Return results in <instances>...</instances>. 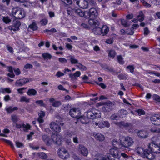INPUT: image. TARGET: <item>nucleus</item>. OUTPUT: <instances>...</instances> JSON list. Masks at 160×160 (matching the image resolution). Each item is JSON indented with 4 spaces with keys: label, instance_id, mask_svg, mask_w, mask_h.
Listing matches in <instances>:
<instances>
[{
    "label": "nucleus",
    "instance_id": "1",
    "mask_svg": "<svg viewBox=\"0 0 160 160\" xmlns=\"http://www.w3.org/2000/svg\"><path fill=\"white\" fill-rule=\"evenodd\" d=\"M51 138L48 135L44 134L42 136V138L43 141L47 146H50L52 142L55 144L59 146L61 145V139L59 137L58 134H53Z\"/></svg>",
    "mask_w": 160,
    "mask_h": 160
},
{
    "label": "nucleus",
    "instance_id": "2",
    "mask_svg": "<svg viewBox=\"0 0 160 160\" xmlns=\"http://www.w3.org/2000/svg\"><path fill=\"white\" fill-rule=\"evenodd\" d=\"M112 144L114 147L110 149V153L114 158H119L120 152L118 149L122 148L121 139H120V142L118 141L116 139H113L112 141Z\"/></svg>",
    "mask_w": 160,
    "mask_h": 160
},
{
    "label": "nucleus",
    "instance_id": "3",
    "mask_svg": "<svg viewBox=\"0 0 160 160\" xmlns=\"http://www.w3.org/2000/svg\"><path fill=\"white\" fill-rule=\"evenodd\" d=\"M150 119L152 123L155 125L151 128L150 130L151 131L157 133L160 132V129L158 127V126L160 125V116L158 114L152 115Z\"/></svg>",
    "mask_w": 160,
    "mask_h": 160
},
{
    "label": "nucleus",
    "instance_id": "4",
    "mask_svg": "<svg viewBox=\"0 0 160 160\" xmlns=\"http://www.w3.org/2000/svg\"><path fill=\"white\" fill-rule=\"evenodd\" d=\"M145 152L146 153H144V157H145L149 160H152L154 158L155 156L153 155V153H160V151L158 150L153 146H152L150 143L148 145V149H146V151Z\"/></svg>",
    "mask_w": 160,
    "mask_h": 160
},
{
    "label": "nucleus",
    "instance_id": "5",
    "mask_svg": "<svg viewBox=\"0 0 160 160\" xmlns=\"http://www.w3.org/2000/svg\"><path fill=\"white\" fill-rule=\"evenodd\" d=\"M99 112V111L95 109H89L87 112L86 117L87 118L92 119L99 118L100 117V115Z\"/></svg>",
    "mask_w": 160,
    "mask_h": 160
},
{
    "label": "nucleus",
    "instance_id": "6",
    "mask_svg": "<svg viewBox=\"0 0 160 160\" xmlns=\"http://www.w3.org/2000/svg\"><path fill=\"white\" fill-rule=\"evenodd\" d=\"M122 149H124L125 148H128L130 146L133 145V139L130 137L127 136L125 137L123 139H121Z\"/></svg>",
    "mask_w": 160,
    "mask_h": 160
},
{
    "label": "nucleus",
    "instance_id": "7",
    "mask_svg": "<svg viewBox=\"0 0 160 160\" xmlns=\"http://www.w3.org/2000/svg\"><path fill=\"white\" fill-rule=\"evenodd\" d=\"M58 156L63 159H66L69 157V154L68 151L64 147L59 148L57 151Z\"/></svg>",
    "mask_w": 160,
    "mask_h": 160
},
{
    "label": "nucleus",
    "instance_id": "8",
    "mask_svg": "<svg viewBox=\"0 0 160 160\" xmlns=\"http://www.w3.org/2000/svg\"><path fill=\"white\" fill-rule=\"evenodd\" d=\"M117 124L120 127H123L124 128L129 127L128 131L131 133H133L134 132V130L132 124L130 122H125L124 121H121L117 122Z\"/></svg>",
    "mask_w": 160,
    "mask_h": 160
},
{
    "label": "nucleus",
    "instance_id": "9",
    "mask_svg": "<svg viewBox=\"0 0 160 160\" xmlns=\"http://www.w3.org/2000/svg\"><path fill=\"white\" fill-rule=\"evenodd\" d=\"M81 112L76 108H73L71 109L69 112V115L73 118L78 119V118L81 116Z\"/></svg>",
    "mask_w": 160,
    "mask_h": 160
},
{
    "label": "nucleus",
    "instance_id": "10",
    "mask_svg": "<svg viewBox=\"0 0 160 160\" xmlns=\"http://www.w3.org/2000/svg\"><path fill=\"white\" fill-rule=\"evenodd\" d=\"M74 3H76L80 7L83 8H87L88 6V2L86 0H73Z\"/></svg>",
    "mask_w": 160,
    "mask_h": 160
},
{
    "label": "nucleus",
    "instance_id": "11",
    "mask_svg": "<svg viewBox=\"0 0 160 160\" xmlns=\"http://www.w3.org/2000/svg\"><path fill=\"white\" fill-rule=\"evenodd\" d=\"M70 58L71 63L72 64H76V66L77 67L78 69H86V67L80 63L78 62V60L73 57L70 56Z\"/></svg>",
    "mask_w": 160,
    "mask_h": 160
},
{
    "label": "nucleus",
    "instance_id": "12",
    "mask_svg": "<svg viewBox=\"0 0 160 160\" xmlns=\"http://www.w3.org/2000/svg\"><path fill=\"white\" fill-rule=\"evenodd\" d=\"M21 25V22L19 21L14 20L13 21V25L8 27V28L10 31L16 32L19 29V27Z\"/></svg>",
    "mask_w": 160,
    "mask_h": 160
},
{
    "label": "nucleus",
    "instance_id": "13",
    "mask_svg": "<svg viewBox=\"0 0 160 160\" xmlns=\"http://www.w3.org/2000/svg\"><path fill=\"white\" fill-rule=\"evenodd\" d=\"M86 12L88 14L87 16L89 17L95 18L98 15L97 10L94 8H91L88 11H86Z\"/></svg>",
    "mask_w": 160,
    "mask_h": 160
},
{
    "label": "nucleus",
    "instance_id": "14",
    "mask_svg": "<svg viewBox=\"0 0 160 160\" xmlns=\"http://www.w3.org/2000/svg\"><path fill=\"white\" fill-rule=\"evenodd\" d=\"M29 81L28 78H21L17 80L15 83V85L17 87H21L24 84H26V83Z\"/></svg>",
    "mask_w": 160,
    "mask_h": 160
},
{
    "label": "nucleus",
    "instance_id": "15",
    "mask_svg": "<svg viewBox=\"0 0 160 160\" xmlns=\"http://www.w3.org/2000/svg\"><path fill=\"white\" fill-rule=\"evenodd\" d=\"M50 127L51 129L54 132H59L61 131V127L55 122H51L50 124Z\"/></svg>",
    "mask_w": 160,
    "mask_h": 160
},
{
    "label": "nucleus",
    "instance_id": "16",
    "mask_svg": "<svg viewBox=\"0 0 160 160\" xmlns=\"http://www.w3.org/2000/svg\"><path fill=\"white\" fill-rule=\"evenodd\" d=\"M74 10V12L80 17H84L85 18H87V16L86 15V14L87 13L86 11H84L79 9H75Z\"/></svg>",
    "mask_w": 160,
    "mask_h": 160
},
{
    "label": "nucleus",
    "instance_id": "17",
    "mask_svg": "<svg viewBox=\"0 0 160 160\" xmlns=\"http://www.w3.org/2000/svg\"><path fill=\"white\" fill-rule=\"evenodd\" d=\"M79 148L80 151L81 153L84 156H87L88 153L87 149L83 145H80L79 146Z\"/></svg>",
    "mask_w": 160,
    "mask_h": 160
},
{
    "label": "nucleus",
    "instance_id": "18",
    "mask_svg": "<svg viewBox=\"0 0 160 160\" xmlns=\"http://www.w3.org/2000/svg\"><path fill=\"white\" fill-rule=\"evenodd\" d=\"M15 124H16V128L18 129L22 127L25 128V130H24V131L30 129L31 128V126L28 123H27L26 125L24 123H23L22 125L18 124L17 123Z\"/></svg>",
    "mask_w": 160,
    "mask_h": 160
},
{
    "label": "nucleus",
    "instance_id": "19",
    "mask_svg": "<svg viewBox=\"0 0 160 160\" xmlns=\"http://www.w3.org/2000/svg\"><path fill=\"white\" fill-rule=\"evenodd\" d=\"M18 10L16 14L17 18L19 19L24 18L25 16V13L23 9L20 8Z\"/></svg>",
    "mask_w": 160,
    "mask_h": 160
},
{
    "label": "nucleus",
    "instance_id": "20",
    "mask_svg": "<svg viewBox=\"0 0 160 160\" xmlns=\"http://www.w3.org/2000/svg\"><path fill=\"white\" fill-rule=\"evenodd\" d=\"M50 102L52 103V105L55 107H58L61 105V102L60 101H55L53 98H50L49 99Z\"/></svg>",
    "mask_w": 160,
    "mask_h": 160
},
{
    "label": "nucleus",
    "instance_id": "21",
    "mask_svg": "<svg viewBox=\"0 0 160 160\" xmlns=\"http://www.w3.org/2000/svg\"><path fill=\"white\" fill-rule=\"evenodd\" d=\"M138 136L141 138H145L148 136V133L144 130H140L137 133Z\"/></svg>",
    "mask_w": 160,
    "mask_h": 160
},
{
    "label": "nucleus",
    "instance_id": "22",
    "mask_svg": "<svg viewBox=\"0 0 160 160\" xmlns=\"http://www.w3.org/2000/svg\"><path fill=\"white\" fill-rule=\"evenodd\" d=\"M110 126V123L107 121H102L98 125L99 127L100 128L104 127L109 128Z\"/></svg>",
    "mask_w": 160,
    "mask_h": 160
},
{
    "label": "nucleus",
    "instance_id": "23",
    "mask_svg": "<svg viewBox=\"0 0 160 160\" xmlns=\"http://www.w3.org/2000/svg\"><path fill=\"white\" fill-rule=\"evenodd\" d=\"M89 24L91 26L93 27H97L99 25V23L97 20L90 19L88 21Z\"/></svg>",
    "mask_w": 160,
    "mask_h": 160
},
{
    "label": "nucleus",
    "instance_id": "24",
    "mask_svg": "<svg viewBox=\"0 0 160 160\" xmlns=\"http://www.w3.org/2000/svg\"><path fill=\"white\" fill-rule=\"evenodd\" d=\"M137 153L140 155H142L143 157L144 155V153L145 154V152L146 151V149L144 150L143 148L141 147H138L136 149Z\"/></svg>",
    "mask_w": 160,
    "mask_h": 160
},
{
    "label": "nucleus",
    "instance_id": "25",
    "mask_svg": "<svg viewBox=\"0 0 160 160\" xmlns=\"http://www.w3.org/2000/svg\"><path fill=\"white\" fill-rule=\"evenodd\" d=\"M27 93L29 96H35L37 94V92L33 88H29L27 92Z\"/></svg>",
    "mask_w": 160,
    "mask_h": 160
},
{
    "label": "nucleus",
    "instance_id": "26",
    "mask_svg": "<svg viewBox=\"0 0 160 160\" xmlns=\"http://www.w3.org/2000/svg\"><path fill=\"white\" fill-rule=\"evenodd\" d=\"M86 117L80 116L79 118H78L77 121L78 122L80 121L82 124H86L88 123V120Z\"/></svg>",
    "mask_w": 160,
    "mask_h": 160
},
{
    "label": "nucleus",
    "instance_id": "27",
    "mask_svg": "<svg viewBox=\"0 0 160 160\" xmlns=\"http://www.w3.org/2000/svg\"><path fill=\"white\" fill-rule=\"evenodd\" d=\"M102 34L103 36H104L107 34L109 31V28L106 25H103L102 28Z\"/></svg>",
    "mask_w": 160,
    "mask_h": 160
},
{
    "label": "nucleus",
    "instance_id": "28",
    "mask_svg": "<svg viewBox=\"0 0 160 160\" xmlns=\"http://www.w3.org/2000/svg\"><path fill=\"white\" fill-rule=\"evenodd\" d=\"M94 137L97 140H99L100 141H102L105 139V137L104 135L99 133L96 134Z\"/></svg>",
    "mask_w": 160,
    "mask_h": 160
},
{
    "label": "nucleus",
    "instance_id": "29",
    "mask_svg": "<svg viewBox=\"0 0 160 160\" xmlns=\"http://www.w3.org/2000/svg\"><path fill=\"white\" fill-rule=\"evenodd\" d=\"M42 56L44 60H50L52 58V56L48 52L43 53Z\"/></svg>",
    "mask_w": 160,
    "mask_h": 160
},
{
    "label": "nucleus",
    "instance_id": "30",
    "mask_svg": "<svg viewBox=\"0 0 160 160\" xmlns=\"http://www.w3.org/2000/svg\"><path fill=\"white\" fill-rule=\"evenodd\" d=\"M92 32L96 35H100L102 34V30L101 28L97 27L93 29Z\"/></svg>",
    "mask_w": 160,
    "mask_h": 160
},
{
    "label": "nucleus",
    "instance_id": "31",
    "mask_svg": "<svg viewBox=\"0 0 160 160\" xmlns=\"http://www.w3.org/2000/svg\"><path fill=\"white\" fill-rule=\"evenodd\" d=\"M81 74L80 72L79 71H77L74 74H70L69 75L70 77L72 79H75L76 78L79 77Z\"/></svg>",
    "mask_w": 160,
    "mask_h": 160
},
{
    "label": "nucleus",
    "instance_id": "32",
    "mask_svg": "<svg viewBox=\"0 0 160 160\" xmlns=\"http://www.w3.org/2000/svg\"><path fill=\"white\" fill-rule=\"evenodd\" d=\"M18 108L17 107H14L12 108L11 106H9L6 109V110L8 113H11L15 110H17Z\"/></svg>",
    "mask_w": 160,
    "mask_h": 160
},
{
    "label": "nucleus",
    "instance_id": "33",
    "mask_svg": "<svg viewBox=\"0 0 160 160\" xmlns=\"http://www.w3.org/2000/svg\"><path fill=\"white\" fill-rule=\"evenodd\" d=\"M29 28L33 30H37L38 29V27L35 21H33L32 23L30 24L29 26Z\"/></svg>",
    "mask_w": 160,
    "mask_h": 160
},
{
    "label": "nucleus",
    "instance_id": "34",
    "mask_svg": "<svg viewBox=\"0 0 160 160\" xmlns=\"http://www.w3.org/2000/svg\"><path fill=\"white\" fill-rule=\"evenodd\" d=\"M139 25L138 24H134L132 26L131 29V32L129 33V34L132 35L134 33V29H137L139 27Z\"/></svg>",
    "mask_w": 160,
    "mask_h": 160
},
{
    "label": "nucleus",
    "instance_id": "35",
    "mask_svg": "<svg viewBox=\"0 0 160 160\" xmlns=\"http://www.w3.org/2000/svg\"><path fill=\"white\" fill-rule=\"evenodd\" d=\"M104 105L109 108L112 107L114 105V102H112L111 101L108 100L106 102H104Z\"/></svg>",
    "mask_w": 160,
    "mask_h": 160
},
{
    "label": "nucleus",
    "instance_id": "36",
    "mask_svg": "<svg viewBox=\"0 0 160 160\" xmlns=\"http://www.w3.org/2000/svg\"><path fill=\"white\" fill-rule=\"evenodd\" d=\"M116 54V52L113 50H111L109 51L108 55L109 57L113 58Z\"/></svg>",
    "mask_w": 160,
    "mask_h": 160
},
{
    "label": "nucleus",
    "instance_id": "37",
    "mask_svg": "<svg viewBox=\"0 0 160 160\" xmlns=\"http://www.w3.org/2000/svg\"><path fill=\"white\" fill-rule=\"evenodd\" d=\"M137 18L138 20L140 22H142L144 20V17L142 11H140L139 12V15L138 16Z\"/></svg>",
    "mask_w": 160,
    "mask_h": 160
},
{
    "label": "nucleus",
    "instance_id": "38",
    "mask_svg": "<svg viewBox=\"0 0 160 160\" xmlns=\"http://www.w3.org/2000/svg\"><path fill=\"white\" fill-rule=\"evenodd\" d=\"M117 59L118 62L121 64H123L124 63V61L123 60V58L121 55H118L117 57Z\"/></svg>",
    "mask_w": 160,
    "mask_h": 160
},
{
    "label": "nucleus",
    "instance_id": "39",
    "mask_svg": "<svg viewBox=\"0 0 160 160\" xmlns=\"http://www.w3.org/2000/svg\"><path fill=\"white\" fill-rule=\"evenodd\" d=\"M118 78L120 80H126L128 78L126 74L122 73L118 75Z\"/></svg>",
    "mask_w": 160,
    "mask_h": 160
},
{
    "label": "nucleus",
    "instance_id": "40",
    "mask_svg": "<svg viewBox=\"0 0 160 160\" xmlns=\"http://www.w3.org/2000/svg\"><path fill=\"white\" fill-rule=\"evenodd\" d=\"M74 10H75V9H72L70 7H68L67 9V11L68 15L72 16V14L74 12Z\"/></svg>",
    "mask_w": 160,
    "mask_h": 160
},
{
    "label": "nucleus",
    "instance_id": "41",
    "mask_svg": "<svg viewBox=\"0 0 160 160\" xmlns=\"http://www.w3.org/2000/svg\"><path fill=\"white\" fill-rule=\"evenodd\" d=\"M3 140L6 143L9 145L11 148L12 149H14V147L12 142L10 140L6 139H3Z\"/></svg>",
    "mask_w": 160,
    "mask_h": 160
},
{
    "label": "nucleus",
    "instance_id": "42",
    "mask_svg": "<svg viewBox=\"0 0 160 160\" xmlns=\"http://www.w3.org/2000/svg\"><path fill=\"white\" fill-rule=\"evenodd\" d=\"M11 119L14 123H16L18 120V117L15 115H12L11 116Z\"/></svg>",
    "mask_w": 160,
    "mask_h": 160
},
{
    "label": "nucleus",
    "instance_id": "43",
    "mask_svg": "<svg viewBox=\"0 0 160 160\" xmlns=\"http://www.w3.org/2000/svg\"><path fill=\"white\" fill-rule=\"evenodd\" d=\"M35 102L36 104L40 107H45L46 106L45 104H44L42 100H37Z\"/></svg>",
    "mask_w": 160,
    "mask_h": 160
},
{
    "label": "nucleus",
    "instance_id": "44",
    "mask_svg": "<svg viewBox=\"0 0 160 160\" xmlns=\"http://www.w3.org/2000/svg\"><path fill=\"white\" fill-rule=\"evenodd\" d=\"M136 112H138V115L139 116H141L142 115H144L145 114V111L142 109H138L136 110Z\"/></svg>",
    "mask_w": 160,
    "mask_h": 160
},
{
    "label": "nucleus",
    "instance_id": "45",
    "mask_svg": "<svg viewBox=\"0 0 160 160\" xmlns=\"http://www.w3.org/2000/svg\"><path fill=\"white\" fill-rule=\"evenodd\" d=\"M20 101L21 102H25L27 103L29 102L30 99L25 96H22L21 98Z\"/></svg>",
    "mask_w": 160,
    "mask_h": 160
},
{
    "label": "nucleus",
    "instance_id": "46",
    "mask_svg": "<svg viewBox=\"0 0 160 160\" xmlns=\"http://www.w3.org/2000/svg\"><path fill=\"white\" fill-rule=\"evenodd\" d=\"M20 8L18 7L13 8L12 9V14L13 16L14 15H16L18 11Z\"/></svg>",
    "mask_w": 160,
    "mask_h": 160
},
{
    "label": "nucleus",
    "instance_id": "47",
    "mask_svg": "<svg viewBox=\"0 0 160 160\" xmlns=\"http://www.w3.org/2000/svg\"><path fill=\"white\" fill-rule=\"evenodd\" d=\"M3 22L6 24L8 23L11 22V20L8 17H4L2 19Z\"/></svg>",
    "mask_w": 160,
    "mask_h": 160
},
{
    "label": "nucleus",
    "instance_id": "48",
    "mask_svg": "<svg viewBox=\"0 0 160 160\" xmlns=\"http://www.w3.org/2000/svg\"><path fill=\"white\" fill-rule=\"evenodd\" d=\"M39 157L42 159H46L47 158V155L44 152H41L39 155Z\"/></svg>",
    "mask_w": 160,
    "mask_h": 160
},
{
    "label": "nucleus",
    "instance_id": "49",
    "mask_svg": "<svg viewBox=\"0 0 160 160\" xmlns=\"http://www.w3.org/2000/svg\"><path fill=\"white\" fill-rule=\"evenodd\" d=\"M152 98L154 100L160 102V97L158 95L154 94L153 95Z\"/></svg>",
    "mask_w": 160,
    "mask_h": 160
},
{
    "label": "nucleus",
    "instance_id": "50",
    "mask_svg": "<svg viewBox=\"0 0 160 160\" xmlns=\"http://www.w3.org/2000/svg\"><path fill=\"white\" fill-rule=\"evenodd\" d=\"M9 72L7 74V75L11 78H13L15 75L14 73V71H8Z\"/></svg>",
    "mask_w": 160,
    "mask_h": 160
},
{
    "label": "nucleus",
    "instance_id": "51",
    "mask_svg": "<svg viewBox=\"0 0 160 160\" xmlns=\"http://www.w3.org/2000/svg\"><path fill=\"white\" fill-rule=\"evenodd\" d=\"M111 157L108 156L107 158H106L104 157H102V160H115V159L112 158H111ZM94 160H99L98 159L96 158L94 159Z\"/></svg>",
    "mask_w": 160,
    "mask_h": 160
},
{
    "label": "nucleus",
    "instance_id": "52",
    "mask_svg": "<svg viewBox=\"0 0 160 160\" xmlns=\"http://www.w3.org/2000/svg\"><path fill=\"white\" fill-rule=\"evenodd\" d=\"M2 92L3 93L6 92L8 93H10L11 92V90L9 88H4L2 90Z\"/></svg>",
    "mask_w": 160,
    "mask_h": 160
},
{
    "label": "nucleus",
    "instance_id": "53",
    "mask_svg": "<svg viewBox=\"0 0 160 160\" xmlns=\"http://www.w3.org/2000/svg\"><path fill=\"white\" fill-rule=\"evenodd\" d=\"M27 88H24V87H22L21 88H18L17 89V91L18 93L22 95L23 93V91L26 89Z\"/></svg>",
    "mask_w": 160,
    "mask_h": 160
},
{
    "label": "nucleus",
    "instance_id": "54",
    "mask_svg": "<svg viewBox=\"0 0 160 160\" xmlns=\"http://www.w3.org/2000/svg\"><path fill=\"white\" fill-rule=\"evenodd\" d=\"M140 2L144 6L146 7L149 8L151 7V5L145 1L144 0H140Z\"/></svg>",
    "mask_w": 160,
    "mask_h": 160
},
{
    "label": "nucleus",
    "instance_id": "55",
    "mask_svg": "<svg viewBox=\"0 0 160 160\" xmlns=\"http://www.w3.org/2000/svg\"><path fill=\"white\" fill-rule=\"evenodd\" d=\"M59 62L62 63H66L67 62V60L63 58H58Z\"/></svg>",
    "mask_w": 160,
    "mask_h": 160
},
{
    "label": "nucleus",
    "instance_id": "56",
    "mask_svg": "<svg viewBox=\"0 0 160 160\" xmlns=\"http://www.w3.org/2000/svg\"><path fill=\"white\" fill-rule=\"evenodd\" d=\"M16 147L18 148H20L22 147H24L23 144L20 142L16 141Z\"/></svg>",
    "mask_w": 160,
    "mask_h": 160
},
{
    "label": "nucleus",
    "instance_id": "57",
    "mask_svg": "<svg viewBox=\"0 0 160 160\" xmlns=\"http://www.w3.org/2000/svg\"><path fill=\"white\" fill-rule=\"evenodd\" d=\"M44 32H57V30L55 28H52L50 30L46 29L44 31Z\"/></svg>",
    "mask_w": 160,
    "mask_h": 160
},
{
    "label": "nucleus",
    "instance_id": "58",
    "mask_svg": "<svg viewBox=\"0 0 160 160\" xmlns=\"http://www.w3.org/2000/svg\"><path fill=\"white\" fill-rule=\"evenodd\" d=\"M122 2V1L121 0H116L115 2H113L112 4L113 6H115V4H117L118 5H120Z\"/></svg>",
    "mask_w": 160,
    "mask_h": 160
},
{
    "label": "nucleus",
    "instance_id": "59",
    "mask_svg": "<svg viewBox=\"0 0 160 160\" xmlns=\"http://www.w3.org/2000/svg\"><path fill=\"white\" fill-rule=\"evenodd\" d=\"M151 2L153 4L158 5L160 4V0H151Z\"/></svg>",
    "mask_w": 160,
    "mask_h": 160
},
{
    "label": "nucleus",
    "instance_id": "60",
    "mask_svg": "<svg viewBox=\"0 0 160 160\" xmlns=\"http://www.w3.org/2000/svg\"><path fill=\"white\" fill-rule=\"evenodd\" d=\"M40 22L42 25H45L47 23L48 21L47 19H44L41 20Z\"/></svg>",
    "mask_w": 160,
    "mask_h": 160
},
{
    "label": "nucleus",
    "instance_id": "61",
    "mask_svg": "<svg viewBox=\"0 0 160 160\" xmlns=\"http://www.w3.org/2000/svg\"><path fill=\"white\" fill-rule=\"evenodd\" d=\"M118 116L115 114H113L111 116L110 118L112 120H116Z\"/></svg>",
    "mask_w": 160,
    "mask_h": 160
},
{
    "label": "nucleus",
    "instance_id": "62",
    "mask_svg": "<svg viewBox=\"0 0 160 160\" xmlns=\"http://www.w3.org/2000/svg\"><path fill=\"white\" fill-rule=\"evenodd\" d=\"M45 115V112L42 111H40V112L38 114V116L39 117H40V118H43L44 117Z\"/></svg>",
    "mask_w": 160,
    "mask_h": 160
},
{
    "label": "nucleus",
    "instance_id": "63",
    "mask_svg": "<svg viewBox=\"0 0 160 160\" xmlns=\"http://www.w3.org/2000/svg\"><path fill=\"white\" fill-rule=\"evenodd\" d=\"M24 68L26 69H31L32 68V66L31 64L28 63L24 66Z\"/></svg>",
    "mask_w": 160,
    "mask_h": 160
},
{
    "label": "nucleus",
    "instance_id": "64",
    "mask_svg": "<svg viewBox=\"0 0 160 160\" xmlns=\"http://www.w3.org/2000/svg\"><path fill=\"white\" fill-rule=\"evenodd\" d=\"M6 48L10 52L13 53V49L11 47L9 46L8 45L6 46Z\"/></svg>",
    "mask_w": 160,
    "mask_h": 160
}]
</instances>
